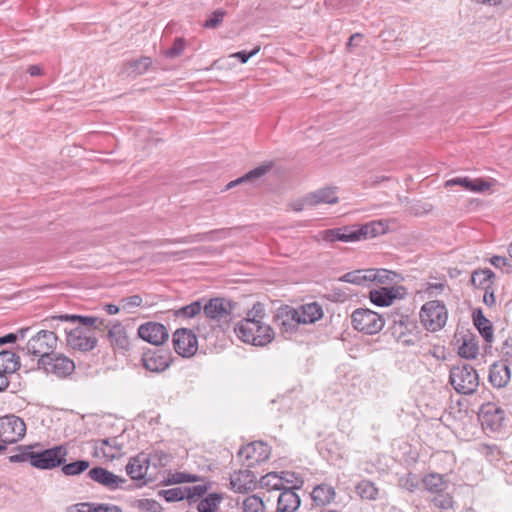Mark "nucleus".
<instances>
[{
  "instance_id": "22",
  "label": "nucleus",
  "mask_w": 512,
  "mask_h": 512,
  "mask_svg": "<svg viewBox=\"0 0 512 512\" xmlns=\"http://www.w3.org/2000/svg\"><path fill=\"white\" fill-rule=\"evenodd\" d=\"M353 242L374 238L385 232V224L381 221H371L361 226H351Z\"/></svg>"
},
{
  "instance_id": "24",
  "label": "nucleus",
  "mask_w": 512,
  "mask_h": 512,
  "mask_svg": "<svg viewBox=\"0 0 512 512\" xmlns=\"http://www.w3.org/2000/svg\"><path fill=\"white\" fill-rule=\"evenodd\" d=\"M19 367V356L9 350L0 351V378L4 380V390L9 386L7 375L17 371Z\"/></svg>"
},
{
  "instance_id": "41",
  "label": "nucleus",
  "mask_w": 512,
  "mask_h": 512,
  "mask_svg": "<svg viewBox=\"0 0 512 512\" xmlns=\"http://www.w3.org/2000/svg\"><path fill=\"white\" fill-rule=\"evenodd\" d=\"M479 347L475 339L465 338L459 347L458 354L465 359H473L478 355Z\"/></svg>"
},
{
  "instance_id": "61",
  "label": "nucleus",
  "mask_w": 512,
  "mask_h": 512,
  "mask_svg": "<svg viewBox=\"0 0 512 512\" xmlns=\"http://www.w3.org/2000/svg\"><path fill=\"white\" fill-rule=\"evenodd\" d=\"M68 319L72 320V324L79 322L84 327H93L95 324L96 317L95 316H81V315H70Z\"/></svg>"
},
{
  "instance_id": "26",
  "label": "nucleus",
  "mask_w": 512,
  "mask_h": 512,
  "mask_svg": "<svg viewBox=\"0 0 512 512\" xmlns=\"http://www.w3.org/2000/svg\"><path fill=\"white\" fill-rule=\"evenodd\" d=\"M299 506L300 497L294 488H284L278 497V512H294Z\"/></svg>"
},
{
  "instance_id": "5",
  "label": "nucleus",
  "mask_w": 512,
  "mask_h": 512,
  "mask_svg": "<svg viewBox=\"0 0 512 512\" xmlns=\"http://www.w3.org/2000/svg\"><path fill=\"white\" fill-rule=\"evenodd\" d=\"M352 327L364 334L374 335L379 333L384 325V318L367 308H358L351 315Z\"/></svg>"
},
{
  "instance_id": "60",
  "label": "nucleus",
  "mask_w": 512,
  "mask_h": 512,
  "mask_svg": "<svg viewBox=\"0 0 512 512\" xmlns=\"http://www.w3.org/2000/svg\"><path fill=\"white\" fill-rule=\"evenodd\" d=\"M265 317V309L263 304L257 302L253 305L252 309L248 311L245 318H253L255 320H262Z\"/></svg>"
},
{
  "instance_id": "16",
  "label": "nucleus",
  "mask_w": 512,
  "mask_h": 512,
  "mask_svg": "<svg viewBox=\"0 0 512 512\" xmlns=\"http://www.w3.org/2000/svg\"><path fill=\"white\" fill-rule=\"evenodd\" d=\"M406 294V290L402 286L397 287H381L374 289L369 292L370 301L381 307L390 306L395 299L403 298Z\"/></svg>"
},
{
  "instance_id": "21",
  "label": "nucleus",
  "mask_w": 512,
  "mask_h": 512,
  "mask_svg": "<svg viewBox=\"0 0 512 512\" xmlns=\"http://www.w3.org/2000/svg\"><path fill=\"white\" fill-rule=\"evenodd\" d=\"M257 478L250 470H239L234 472L230 478L232 489L237 493H247L256 487Z\"/></svg>"
},
{
  "instance_id": "53",
  "label": "nucleus",
  "mask_w": 512,
  "mask_h": 512,
  "mask_svg": "<svg viewBox=\"0 0 512 512\" xmlns=\"http://www.w3.org/2000/svg\"><path fill=\"white\" fill-rule=\"evenodd\" d=\"M208 485L200 484L192 487H185V492L187 494L186 499L192 501L195 498L202 497L208 491Z\"/></svg>"
},
{
  "instance_id": "32",
  "label": "nucleus",
  "mask_w": 512,
  "mask_h": 512,
  "mask_svg": "<svg viewBox=\"0 0 512 512\" xmlns=\"http://www.w3.org/2000/svg\"><path fill=\"white\" fill-rule=\"evenodd\" d=\"M422 484L425 490L430 493L439 494L447 488L444 476L438 473H430L423 477Z\"/></svg>"
},
{
  "instance_id": "37",
  "label": "nucleus",
  "mask_w": 512,
  "mask_h": 512,
  "mask_svg": "<svg viewBox=\"0 0 512 512\" xmlns=\"http://www.w3.org/2000/svg\"><path fill=\"white\" fill-rule=\"evenodd\" d=\"M355 491L358 496L365 500H376L379 494V489L369 480L360 481L356 485Z\"/></svg>"
},
{
  "instance_id": "2",
  "label": "nucleus",
  "mask_w": 512,
  "mask_h": 512,
  "mask_svg": "<svg viewBox=\"0 0 512 512\" xmlns=\"http://www.w3.org/2000/svg\"><path fill=\"white\" fill-rule=\"evenodd\" d=\"M58 336L54 331L41 329L33 335L25 346H18V350L25 351L28 355L38 357V361H45L57 348Z\"/></svg>"
},
{
  "instance_id": "20",
  "label": "nucleus",
  "mask_w": 512,
  "mask_h": 512,
  "mask_svg": "<svg viewBox=\"0 0 512 512\" xmlns=\"http://www.w3.org/2000/svg\"><path fill=\"white\" fill-rule=\"evenodd\" d=\"M88 476L96 483L106 487L109 490H115L122 486L126 480L115 475L102 467H94L88 472Z\"/></svg>"
},
{
  "instance_id": "51",
  "label": "nucleus",
  "mask_w": 512,
  "mask_h": 512,
  "mask_svg": "<svg viewBox=\"0 0 512 512\" xmlns=\"http://www.w3.org/2000/svg\"><path fill=\"white\" fill-rule=\"evenodd\" d=\"M199 477L197 475L185 473V472H176L171 475L169 478V483L171 484H181V483H190L197 482Z\"/></svg>"
},
{
  "instance_id": "9",
  "label": "nucleus",
  "mask_w": 512,
  "mask_h": 512,
  "mask_svg": "<svg viewBox=\"0 0 512 512\" xmlns=\"http://www.w3.org/2000/svg\"><path fill=\"white\" fill-rule=\"evenodd\" d=\"M394 338L405 345H414L417 341V325L407 315H397L390 327Z\"/></svg>"
},
{
  "instance_id": "31",
  "label": "nucleus",
  "mask_w": 512,
  "mask_h": 512,
  "mask_svg": "<svg viewBox=\"0 0 512 512\" xmlns=\"http://www.w3.org/2000/svg\"><path fill=\"white\" fill-rule=\"evenodd\" d=\"M351 226L327 229L322 232V240L333 243L335 241L353 242Z\"/></svg>"
},
{
  "instance_id": "14",
  "label": "nucleus",
  "mask_w": 512,
  "mask_h": 512,
  "mask_svg": "<svg viewBox=\"0 0 512 512\" xmlns=\"http://www.w3.org/2000/svg\"><path fill=\"white\" fill-rule=\"evenodd\" d=\"M171 361V353L164 349L148 350L142 356L143 366L151 372L165 371Z\"/></svg>"
},
{
  "instance_id": "27",
  "label": "nucleus",
  "mask_w": 512,
  "mask_h": 512,
  "mask_svg": "<svg viewBox=\"0 0 512 512\" xmlns=\"http://www.w3.org/2000/svg\"><path fill=\"white\" fill-rule=\"evenodd\" d=\"M122 446L119 444L117 438L101 439L96 442L95 450L101 453L107 460H114L121 455Z\"/></svg>"
},
{
  "instance_id": "8",
  "label": "nucleus",
  "mask_w": 512,
  "mask_h": 512,
  "mask_svg": "<svg viewBox=\"0 0 512 512\" xmlns=\"http://www.w3.org/2000/svg\"><path fill=\"white\" fill-rule=\"evenodd\" d=\"M63 333L66 335V343L74 350L88 352L97 345L96 336L83 327H64Z\"/></svg>"
},
{
  "instance_id": "62",
  "label": "nucleus",
  "mask_w": 512,
  "mask_h": 512,
  "mask_svg": "<svg viewBox=\"0 0 512 512\" xmlns=\"http://www.w3.org/2000/svg\"><path fill=\"white\" fill-rule=\"evenodd\" d=\"M260 51V46H256L251 52L239 51L230 55V57L237 58L241 63H246L251 57Z\"/></svg>"
},
{
  "instance_id": "4",
  "label": "nucleus",
  "mask_w": 512,
  "mask_h": 512,
  "mask_svg": "<svg viewBox=\"0 0 512 512\" xmlns=\"http://www.w3.org/2000/svg\"><path fill=\"white\" fill-rule=\"evenodd\" d=\"M422 325L431 332L441 330L448 318V312L443 302L439 300H432L426 302L419 313Z\"/></svg>"
},
{
  "instance_id": "64",
  "label": "nucleus",
  "mask_w": 512,
  "mask_h": 512,
  "mask_svg": "<svg viewBox=\"0 0 512 512\" xmlns=\"http://www.w3.org/2000/svg\"><path fill=\"white\" fill-rule=\"evenodd\" d=\"M504 359L507 363L512 364V337L508 338L503 346Z\"/></svg>"
},
{
  "instance_id": "52",
  "label": "nucleus",
  "mask_w": 512,
  "mask_h": 512,
  "mask_svg": "<svg viewBox=\"0 0 512 512\" xmlns=\"http://www.w3.org/2000/svg\"><path fill=\"white\" fill-rule=\"evenodd\" d=\"M225 15H226V12L223 9L215 10L209 16V18L205 21L204 27L209 28V29H214V28L218 27L222 23Z\"/></svg>"
},
{
  "instance_id": "38",
  "label": "nucleus",
  "mask_w": 512,
  "mask_h": 512,
  "mask_svg": "<svg viewBox=\"0 0 512 512\" xmlns=\"http://www.w3.org/2000/svg\"><path fill=\"white\" fill-rule=\"evenodd\" d=\"M222 499L221 494L211 493L199 502L197 510L198 512H216Z\"/></svg>"
},
{
  "instance_id": "28",
  "label": "nucleus",
  "mask_w": 512,
  "mask_h": 512,
  "mask_svg": "<svg viewBox=\"0 0 512 512\" xmlns=\"http://www.w3.org/2000/svg\"><path fill=\"white\" fill-rule=\"evenodd\" d=\"M372 269H358L345 273L339 278V281L369 287L372 284Z\"/></svg>"
},
{
  "instance_id": "50",
  "label": "nucleus",
  "mask_w": 512,
  "mask_h": 512,
  "mask_svg": "<svg viewBox=\"0 0 512 512\" xmlns=\"http://www.w3.org/2000/svg\"><path fill=\"white\" fill-rule=\"evenodd\" d=\"M434 505L442 511L453 509V498L449 494L439 493L433 498Z\"/></svg>"
},
{
  "instance_id": "33",
  "label": "nucleus",
  "mask_w": 512,
  "mask_h": 512,
  "mask_svg": "<svg viewBox=\"0 0 512 512\" xmlns=\"http://www.w3.org/2000/svg\"><path fill=\"white\" fill-rule=\"evenodd\" d=\"M272 166H273L272 162L264 163L256 168L252 169L251 171L246 173L244 176H242L234 181L229 182L226 186V189H231L238 184L258 179V178L264 176L265 174H267L272 169Z\"/></svg>"
},
{
  "instance_id": "58",
  "label": "nucleus",
  "mask_w": 512,
  "mask_h": 512,
  "mask_svg": "<svg viewBox=\"0 0 512 512\" xmlns=\"http://www.w3.org/2000/svg\"><path fill=\"white\" fill-rule=\"evenodd\" d=\"M142 304V297L140 295H132L125 297L121 300V306L124 310H130L139 307Z\"/></svg>"
},
{
  "instance_id": "7",
  "label": "nucleus",
  "mask_w": 512,
  "mask_h": 512,
  "mask_svg": "<svg viewBox=\"0 0 512 512\" xmlns=\"http://www.w3.org/2000/svg\"><path fill=\"white\" fill-rule=\"evenodd\" d=\"M26 435V424L14 414L0 417V442L7 446L16 444Z\"/></svg>"
},
{
  "instance_id": "54",
  "label": "nucleus",
  "mask_w": 512,
  "mask_h": 512,
  "mask_svg": "<svg viewBox=\"0 0 512 512\" xmlns=\"http://www.w3.org/2000/svg\"><path fill=\"white\" fill-rule=\"evenodd\" d=\"M185 49V41L183 38H177L175 39L173 45L171 48L167 49L165 51V55L168 58H176L180 56Z\"/></svg>"
},
{
  "instance_id": "13",
  "label": "nucleus",
  "mask_w": 512,
  "mask_h": 512,
  "mask_svg": "<svg viewBox=\"0 0 512 512\" xmlns=\"http://www.w3.org/2000/svg\"><path fill=\"white\" fill-rule=\"evenodd\" d=\"M235 303L225 298L210 299L203 307L206 317L217 321H228Z\"/></svg>"
},
{
  "instance_id": "43",
  "label": "nucleus",
  "mask_w": 512,
  "mask_h": 512,
  "mask_svg": "<svg viewBox=\"0 0 512 512\" xmlns=\"http://www.w3.org/2000/svg\"><path fill=\"white\" fill-rule=\"evenodd\" d=\"M372 269V283L391 284L394 282L397 274L387 269Z\"/></svg>"
},
{
  "instance_id": "25",
  "label": "nucleus",
  "mask_w": 512,
  "mask_h": 512,
  "mask_svg": "<svg viewBox=\"0 0 512 512\" xmlns=\"http://www.w3.org/2000/svg\"><path fill=\"white\" fill-rule=\"evenodd\" d=\"M107 337L113 348L119 350H127L129 348V337L125 327L120 322H116L109 327Z\"/></svg>"
},
{
  "instance_id": "11",
  "label": "nucleus",
  "mask_w": 512,
  "mask_h": 512,
  "mask_svg": "<svg viewBox=\"0 0 512 512\" xmlns=\"http://www.w3.org/2000/svg\"><path fill=\"white\" fill-rule=\"evenodd\" d=\"M173 346L176 353L182 357H191L198 350V340L192 330L177 329L173 334Z\"/></svg>"
},
{
  "instance_id": "56",
  "label": "nucleus",
  "mask_w": 512,
  "mask_h": 512,
  "mask_svg": "<svg viewBox=\"0 0 512 512\" xmlns=\"http://www.w3.org/2000/svg\"><path fill=\"white\" fill-rule=\"evenodd\" d=\"M338 201L337 187H325L322 189V203L336 204Z\"/></svg>"
},
{
  "instance_id": "23",
  "label": "nucleus",
  "mask_w": 512,
  "mask_h": 512,
  "mask_svg": "<svg viewBox=\"0 0 512 512\" xmlns=\"http://www.w3.org/2000/svg\"><path fill=\"white\" fill-rule=\"evenodd\" d=\"M150 464V457L141 452L134 457H131L127 466L126 472L133 480H142L145 478Z\"/></svg>"
},
{
  "instance_id": "18",
  "label": "nucleus",
  "mask_w": 512,
  "mask_h": 512,
  "mask_svg": "<svg viewBox=\"0 0 512 512\" xmlns=\"http://www.w3.org/2000/svg\"><path fill=\"white\" fill-rule=\"evenodd\" d=\"M288 313H290V319H295L298 325L311 324L320 319V305L312 302L296 308L289 306Z\"/></svg>"
},
{
  "instance_id": "45",
  "label": "nucleus",
  "mask_w": 512,
  "mask_h": 512,
  "mask_svg": "<svg viewBox=\"0 0 512 512\" xmlns=\"http://www.w3.org/2000/svg\"><path fill=\"white\" fill-rule=\"evenodd\" d=\"M160 496H163L167 502H176L186 499L187 494L185 492V487H176L168 490H161L159 492Z\"/></svg>"
},
{
  "instance_id": "36",
  "label": "nucleus",
  "mask_w": 512,
  "mask_h": 512,
  "mask_svg": "<svg viewBox=\"0 0 512 512\" xmlns=\"http://www.w3.org/2000/svg\"><path fill=\"white\" fill-rule=\"evenodd\" d=\"M495 277V274L492 270L486 268V269H480L476 270L472 273L471 276V283L473 286L477 288H490L491 287V280Z\"/></svg>"
},
{
  "instance_id": "42",
  "label": "nucleus",
  "mask_w": 512,
  "mask_h": 512,
  "mask_svg": "<svg viewBox=\"0 0 512 512\" xmlns=\"http://www.w3.org/2000/svg\"><path fill=\"white\" fill-rule=\"evenodd\" d=\"M261 487L272 489V490H283V477L279 476L275 472L266 474L260 479Z\"/></svg>"
},
{
  "instance_id": "55",
  "label": "nucleus",
  "mask_w": 512,
  "mask_h": 512,
  "mask_svg": "<svg viewBox=\"0 0 512 512\" xmlns=\"http://www.w3.org/2000/svg\"><path fill=\"white\" fill-rule=\"evenodd\" d=\"M490 263L497 269H501L506 273L512 272V264L509 262L508 258L504 256H493L490 259Z\"/></svg>"
},
{
  "instance_id": "1",
  "label": "nucleus",
  "mask_w": 512,
  "mask_h": 512,
  "mask_svg": "<svg viewBox=\"0 0 512 512\" xmlns=\"http://www.w3.org/2000/svg\"><path fill=\"white\" fill-rule=\"evenodd\" d=\"M234 331L242 342L254 346H265L274 338L273 329L269 325L253 318H244L239 321Z\"/></svg>"
},
{
  "instance_id": "12",
  "label": "nucleus",
  "mask_w": 512,
  "mask_h": 512,
  "mask_svg": "<svg viewBox=\"0 0 512 512\" xmlns=\"http://www.w3.org/2000/svg\"><path fill=\"white\" fill-rule=\"evenodd\" d=\"M478 417L484 429L497 431L503 426L505 412L495 403L488 402L481 405Z\"/></svg>"
},
{
  "instance_id": "10",
  "label": "nucleus",
  "mask_w": 512,
  "mask_h": 512,
  "mask_svg": "<svg viewBox=\"0 0 512 512\" xmlns=\"http://www.w3.org/2000/svg\"><path fill=\"white\" fill-rule=\"evenodd\" d=\"M38 368L47 374H53L59 378L70 375L74 369V362L61 353L52 352L45 361L37 362Z\"/></svg>"
},
{
  "instance_id": "17",
  "label": "nucleus",
  "mask_w": 512,
  "mask_h": 512,
  "mask_svg": "<svg viewBox=\"0 0 512 512\" xmlns=\"http://www.w3.org/2000/svg\"><path fill=\"white\" fill-rule=\"evenodd\" d=\"M269 453L268 446L263 442H252L242 447L238 455L246 460L247 466L251 467L266 461Z\"/></svg>"
},
{
  "instance_id": "46",
  "label": "nucleus",
  "mask_w": 512,
  "mask_h": 512,
  "mask_svg": "<svg viewBox=\"0 0 512 512\" xmlns=\"http://www.w3.org/2000/svg\"><path fill=\"white\" fill-rule=\"evenodd\" d=\"M243 509L245 512H264L265 506L260 497L251 495L244 500Z\"/></svg>"
},
{
  "instance_id": "29",
  "label": "nucleus",
  "mask_w": 512,
  "mask_h": 512,
  "mask_svg": "<svg viewBox=\"0 0 512 512\" xmlns=\"http://www.w3.org/2000/svg\"><path fill=\"white\" fill-rule=\"evenodd\" d=\"M288 310V305L279 308L275 318L281 333L291 335L297 331L298 323L295 319H290Z\"/></svg>"
},
{
  "instance_id": "19",
  "label": "nucleus",
  "mask_w": 512,
  "mask_h": 512,
  "mask_svg": "<svg viewBox=\"0 0 512 512\" xmlns=\"http://www.w3.org/2000/svg\"><path fill=\"white\" fill-rule=\"evenodd\" d=\"M488 379L497 389L506 387L511 380V370L506 360L495 361L490 365Z\"/></svg>"
},
{
  "instance_id": "48",
  "label": "nucleus",
  "mask_w": 512,
  "mask_h": 512,
  "mask_svg": "<svg viewBox=\"0 0 512 512\" xmlns=\"http://www.w3.org/2000/svg\"><path fill=\"white\" fill-rule=\"evenodd\" d=\"M217 233V231H209L207 233H198L195 235L183 237L177 240H174V243H195V242H202V241H212L214 240V234Z\"/></svg>"
},
{
  "instance_id": "39",
  "label": "nucleus",
  "mask_w": 512,
  "mask_h": 512,
  "mask_svg": "<svg viewBox=\"0 0 512 512\" xmlns=\"http://www.w3.org/2000/svg\"><path fill=\"white\" fill-rule=\"evenodd\" d=\"M38 446L39 444L17 446L19 453L9 456L8 459L11 463L29 462L31 464L33 449Z\"/></svg>"
},
{
  "instance_id": "44",
  "label": "nucleus",
  "mask_w": 512,
  "mask_h": 512,
  "mask_svg": "<svg viewBox=\"0 0 512 512\" xmlns=\"http://www.w3.org/2000/svg\"><path fill=\"white\" fill-rule=\"evenodd\" d=\"M419 483L418 476L413 473H407L398 480L399 487L409 492H414L419 487Z\"/></svg>"
},
{
  "instance_id": "49",
  "label": "nucleus",
  "mask_w": 512,
  "mask_h": 512,
  "mask_svg": "<svg viewBox=\"0 0 512 512\" xmlns=\"http://www.w3.org/2000/svg\"><path fill=\"white\" fill-rule=\"evenodd\" d=\"M151 65L152 60L150 57H141L140 59L130 62L129 64L131 73H134L135 75H141L145 73Z\"/></svg>"
},
{
  "instance_id": "3",
  "label": "nucleus",
  "mask_w": 512,
  "mask_h": 512,
  "mask_svg": "<svg viewBox=\"0 0 512 512\" xmlns=\"http://www.w3.org/2000/svg\"><path fill=\"white\" fill-rule=\"evenodd\" d=\"M449 382L459 394H473L479 386L476 370L469 364L456 365L451 368Z\"/></svg>"
},
{
  "instance_id": "47",
  "label": "nucleus",
  "mask_w": 512,
  "mask_h": 512,
  "mask_svg": "<svg viewBox=\"0 0 512 512\" xmlns=\"http://www.w3.org/2000/svg\"><path fill=\"white\" fill-rule=\"evenodd\" d=\"M202 305L200 301H195L187 306H184L180 309H178L175 312V315L177 317H183V318H192L196 315H198L202 310Z\"/></svg>"
},
{
  "instance_id": "35",
  "label": "nucleus",
  "mask_w": 512,
  "mask_h": 512,
  "mask_svg": "<svg viewBox=\"0 0 512 512\" xmlns=\"http://www.w3.org/2000/svg\"><path fill=\"white\" fill-rule=\"evenodd\" d=\"M69 317H71L69 314L51 316L45 318L42 321V325L45 327V329L54 331L56 336H58V333L63 332L64 327H70V325H72V320L66 319Z\"/></svg>"
},
{
  "instance_id": "59",
  "label": "nucleus",
  "mask_w": 512,
  "mask_h": 512,
  "mask_svg": "<svg viewBox=\"0 0 512 512\" xmlns=\"http://www.w3.org/2000/svg\"><path fill=\"white\" fill-rule=\"evenodd\" d=\"M91 512H122V509L113 504L91 503Z\"/></svg>"
},
{
  "instance_id": "57",
  "label": "nucleus",
  "mask_w": 512,
  "mask_h": 512,
  "mask_svg": "<svg viewBox=\"0 0 512 512\" xmlns=\"http://www.w3.org/2000/svg\"><path fill=\"white\" fill-rule=\"evenodd\" d=\"M137 507L149 512H159L161 509L160 504L153 499H140L138 500Z\"/></svg>"
},
{
  "instance_id": "40",
  "label": "nucleus",
  "mask_w": 512,
  "mask_h": 512,
  "mask_svg": "<svg viewBox=\"0 0 512 512\" xmlns=\"http://www.w3.org/2000/svg\"><path fill=\"white\" fill-rule=\"evenodd\" d=\"M60 466H61V471L64 475L76 476V475H80L81 473L86 471L89 468L90 463H89V461H86V460H77L75 462L68 463V464L63 463Z\"/></svg>"
},
{
  "instance_id": "63",
  "label": "nucleus",
  "mask_w": 512,
  "mask_h": 512,
  "mask_svg": "<svg viewBox=\"0 0 512 512\" xmlns=\"http://www.w3.org/2000/svg\"><path fill=\"white\" fill-rule=\"evenodd\" d=\"M68 512H91V503L83 502L68 507Z\"/></svg>"
},
{
  "instance_id": "6",
  "label": "nucleus",
  "mask_w": 512,
  "mask_h": 512,
  "mask_svg": "<svg viewBox=\"0 0 512 512\" xmlns=\"http://www.w3.org/2000/svg\"><path fill=\"white\" fill-rule=\"evenodd\" d=\"M67 455L68 450L64 445L42 451L33 450L31 466L40 470H50L65 463Z\"/></svg>"
},
{
  "instance_id": "30",
  "label": "nucleus",
  "mask_w": 512,
  "mask_h": 512,
  "mask_svg": "<svg viewBox=\"0 0 512 512\" xmlns=\"http://www.w3.org/2000/svg\"><path fill=\"white\" fill-rule=\"evenodd\" d=\"M454 185H460L465 190L472 191V192H482L485 190H488L490 188V184L483 181V180H472L468 177L463 178H453L448 181H446L445 186H454Z\"/></svg>"
},
{
  "instance_id": "15",
  "label": "nucleus",
  "mask_w": 512,
  "mask_h": 512,
  "mask_svg": "<svg viewBox=\"0 0 512 512\" xmlns=\"http://www.w3.org/2000/svg\"><path fill=\"white\" fill-rule=\"evenodd\" d=\"M138 335L141 339L153 345L159 346L168 340L167 328L157 322H147L138 328Z\"/></svg>"
},
{
  "instance_id": "34",
  "label": "nucleus",
  "mask_w": 512,
  "mask_h": 512,
  "mask_svg": "<svg viewBox=\"0 0 512 512\" xmlns=\"http://www.w3.org/2000/svg\"><path fill=\"white\" fill-rule=\"evenodd\" d=\"M473 321L481 336L488 343L493 341V327L491 322L483 315L481 310L473 313Z\"/></svg>"
}]
</instances>
